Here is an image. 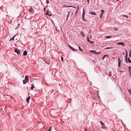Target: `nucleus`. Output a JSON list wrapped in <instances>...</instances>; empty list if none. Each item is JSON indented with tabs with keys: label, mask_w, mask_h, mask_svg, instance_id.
<instances>
[{
	"label": "nucleus",
	"mask_w": 131,
	"mask_h": 131,
	"mask_svg": "<svg viewBox=\"0 0 131 131\" xmlns=\"http://www.w3.org/2000/svg\"><path fill=\"white\" fill-rule=\"evenodd\" d=\"M86 0L88 2V4L89 3V0Z\"/></svg>",
	"instance_id": "42"
},
{
	"label": "nucleus",
	"mask_w": 131,
	"mask_h": 131,
	"mask_svg": "<svg viewBox=\"0 0 131 131\" xmlns=\"http://www.w3.org/2000/svg\"><path fill=\"white\" fill-rule=\"evenodd\" d=\"M101 12H102V14H103V13H104V10H103V9H102V10H101Z\"/></svg>",
	"instance_id": "33"
},
{
	"label": "nucleus",
	"mask_w": 131,
	"mask_h": 131,
	"mask_svg": "<svg viewBox=\"0 0 131 131\" xmlns=\"http://www.w3.org/2000/svg\"><path fill=\"white\" fill-rule=\"evenodd\" d=\"M100 123L102 126L101 127V128L104 129H105L106 128V126H105V124L101 121H100Z\"/></svg>",
	"instance_id": "2"
},
{
	"label": "nucleus",
	"mask_w": 131,
	"mask_h": 131,
	"mask_svg": "<svg viewBox=\"0 0 131 131\" xmlns=\"http://www.w3.org/2000/svg\"><path fill=\"white\" fill-rule=\"evenodd\" d=\"M72 7V6H66L64 5L63 6V7Z\"/></svg>",
	"instance_id": "15"
},
{
	"label": "nucleus",
	"mask_w": 131,
	"mask_h": 131,
	"mask_svg": "<svg viewBox=\"0 0 131 131\" xmlns=\"http://www.w3.org/2000/svg\"><path fill=\"white\" fill-rule=\"evenodd\" d=\"M78 47H79V49L80 50V51H82V49L79 46H78Z\"/></svg>",
	"instance_id": "26"
},
{
	"label": "nucleus",
	"mask_w": 131,
	"mask_h": 131,
	"mask_svg": "<svg viewBox=\"0 0 131 131\" xmlns=\"http://www.w3.org/2000/svg\"><path fill=\"white\" fill-rule=\"evenodd\" d=\"M123 16L125 17H126V18H128V16H126V15H124Z\"/></svg>",
	"instance_id": "39"
},
{
	"label": "nucleus",
	"mask_w": 131,
	"mask_h": 131,
	"mask_svg": "<svg viewBox=\"0 0 131 131\" xmlns=\"http://www.w3.org/2000/svg\"><path fill=\"white\" fill-rule=\"evenodd\" d=\"M106 38H111V36H108L106 37Z\"/></svg>",
	"instance_id": "23"
},
{
	"label": "nucleus",
	"mask_w": 131,
	"mask_h": 131,
	"mask_svg": "<svg viewBox=\"0 0 131 131\" xmlns=\"http://www.w3.org/2000/svg\"><path fill=\"white\" fill-rule=\"evenodd\" d=\"M73 14V13H72V14H71V15Z\"/></svg>",
	"instance_id": "53"
},
{
	"label": "nucleus",
	"mask_w": 131,
	"mask_h": 131,
	"mask_svg": "<svg viewBox=\"0 0 131 131\" xmlns=\"http://www.w3.org/2000/svg\"><path fill=\"white\" fill-rule=\"evenodd\" d=\"M128 69H129V72L130 73V76L131 75V67L130 66L129 67Z\"/></svg>",
	"instance_id": "8"
},
{
	"label": "nucleus",
	"mask_w": 131,
	"mask_h": 131,
	"mask_svg": "<svg viewBox=\"0 0 131 131\" xmlns=\"http://www.w3.org/2000/svg\"><path fill=\"white\" fill-rule=\"evenodd\" d=\"M103 14H102V13L101 14V15H100V17L101 18H102Z\"/></svg>",
	"instance_id": "36"
},
{
	"label": "nucleus",
	"mask_w": 131,
	"mask_h": 131,
	"mask_svg": "<svg viewBox=\"0 0 131 131\" xmlns=\"http://www.w3.org/2000/svg\"><path fill=\"white\" fill-rule=\"evenodd\" d=\"M85 131H88V129L87 128H85L84 129Z\"/></svg>",
	"instance_id": "40"
},
{
	"label": "nucleus",
	"mask_w": 131,
	"mask_h": 131,
	"mask_svg": "<svg viewBox=\"0 0 131 131\" xmlns=\"http://www.w3.org/2000/svg\"><path fill=\"white\" fill-rule=\"evenodd\" d=\"M72 7H73L74 8H75V9H76V7H74V6H72Z\"/></svg>",
	"instance_id": "46"
},
{
	"label": "nucleus",
	"mask_w": 131,
	"mask_h": 131,
	"mask_svg": "<svg viewBox=\"0 0 131 131\" xmlns=\"http://www.w3.org/2000/svg\"><path fill=\"white\" fill-rule=\"evenodd\" d=\"M78 9H77L76 12H75V16H76L78 12Z\"/></svg>",
	"instance_id": "34"
},
{
	"label": "nucleus",
	"mask_w": 131,
	"mask_h": 131,
	"mask_svg": "<svg viewBox=\"0 0 131 131\" xmlns=\"http://www.w3.org/2000/svg\"><path fill=\"white\" fill-rule=\"evenodd\" d=\"M46 9V8H43V10H44V11Z\"/></svg>",
	"instance_id": "48"
},
{
	"label": "nucleus",
	"mask_w": 131,
	"mask_h": 131,
	"mask_svg": "<svg viewBox=\"0 0 131 131\" xmlns=\"http://www.w3.org/2000/svg\"><path fill=\"white\" fill-rule=\"evenodd\" d=\"M118 66L119 67H120V64L121 62V61L120 58H118Z\"/></svg>",
	"instance_id": "4"
},
{
	"label": "nucleus",
	"mask_w": 131,
	"mask_h": 131,
	"mask_svg": "<svg viewBox=\"0 0 131 131\" xmlns=\"http://www.w3.org/2000/svg\"><path fill=\"white\" fill-rule=\"evenodd\" d=\"M111 48V47H107V48H105V50H106V49H111V48Z\"/></svg>",
	"instance_id": "20"
},
{
	"label": "nucleus",
	"mask_w": 131,
	"mask_h": 131,
	"mask_svg": "<svg viewBox=\"0 0 131 131\" xmlns=\"http://www.w3.org/2000/svg\"><path fill=\"white\" fill-rule=\"evenodd\" d=\"M129 57H131V50H130V52L129 53Z\"/></svg>",
	"instance_id": "24"
},
{
	"label": "nucleus",
	"mask_w": 131,
	"mask_h": 131,
	"mask_svg": "<svg viewBox=\"0 0 131 131\" xmlns=\"http://www.w3.org/2000/svg\"><path fill=\"white\" fill-rule=\"evenodd\" d=\"M46 15H48V11H46Z\"/></svg>",
	"instance_id": "38"
},
{
	"label": "nucleus",
	"mask_w": 131,
	"mask_h": 131,
	"mask_svg": "<svg viewBox=\"0 0 131 131\" xmlns=\"http://www.w3.org/2000/svg\"><path fill=\"white\" fill-rule=\"evenodd\" d=\"M87 40L89 42V41L90 40H89V36H87Z\"/></svg>",
	"instance_id": "28"
},
{
	"label": "nucleus",
	"mask_w": 131,
	"mask_h": 131,
	"mask_svg": "<svg viewBox=\"0 0 131 131\" xmlns=\"http://www.w3.org/2000/svg\"><path fill=\"white\" fill-rule=\"evenodd\" d=\"M83 29H85V27H83Z\"/></svg>",
	"instance_id": "55"
},
{
	"label": "nucleus",
	"mask_w": 131,
	"mask_h": 131,
	"mask_svg": "<svg viewBox=\"0 0 131 131\" xmlns=\"http://www.w3.org/2000/svg\"><path fill=\"white\" fill-rule=\"evenodd\" d=\"M117 45H122L123 46H124L125 45L123 43L121 42H118L117 43Z\"/></svg>",
	"instance_id": "6"
},
{
	"label": "nucleus",
	"mask_w": 131,
	"mask_h": 131,
	"mask_svg": "<svg viewBox=\"0 0 131 131\" xmlns=\"http://www.w3.org/2000/svg\"><path fill=\"white\" fill-rule=\"evenodd\" d=\"M91 31L90 30H89V33H90V32H91Z\"/></svg>",
	"instance_id": "49"
},
{
	"label": "nucleus",
	"mask_w": 131,
	"mask_h": 131,
	"mask_svg": "<svg viewBox=\"0 0 131 131\" xmlns=\"http://www.w3.org/2000/svg\"><path fill=\"white\" fill-rule=\"evenodd\" d=\"M128 91L130 93V94L131 95V89H128Z\"/></svg>",
	"instance_id": "30"
},
{
	"label": "nucleus",
	"mask_w": 131,
	"mask_h": 131,
	"mask_svg": "<svg viewBox=\"0 0 131 131\" xmlns=\"http://www.w3.org/2000/svg\"><path fill=\"white\" fill-rule=\"evenodd\" d=\"M29 12L32 14L34 13V10L31 7L29 10Z\"/></svg>",
	"instance_id": "5"
},
{
	"label": "nucleus",
	"mask_w": 131,
	"mask_h": 131,
	"mask_svg": "<svg viewBox=\"0 0 131 131\" xmlns=\"http://www.w3.org/2000/svg\"><path fill=\"white\" fill-rule=\"evenodd\" d=\"M127 56H128V55H127V54H126V56H125V60H126V61L127 62Z\"/></svg>",
	"instance_id": "16"
},
{
	"label": "nucleus",
	"mask_w": 131,
	"mask_h": 131,
	"mask_svg": "<svg viewBox=\"0 0 131 131\" xmlns=\"http://www.w3.org/2000/svg\"><path fill=\"white\" fill-rule=\"evenodd\" d=\"M78 8H77V9H78H78H79V7L78 6Z\"/></svg>",
	"instance_id": "50"
},
{
	"label": "nucleus",
	"mask_w": 131,
	"mask_h": 131,
	"mask_svg": "<svg viewBox=\"0 0 131 131\" xmlns=\"http://www.w3.org/2000/svg\"><path fill=\"white\" fill-rule=\"evenodd\" d=\"M34 84H33L31 87V90H32L33 89V88H34Z\"/></svg>",
	"instance_id": "18"
},
{
	"label": "nucleus",
	"mask_w": 131,
	"mask_h": 131,
	"mask_svg": "<svg viewBox=\"0 0 131 131\" xmlns=\"http://www.w3.org/2000/svg\"><path fill=\"white\" fill-rule=\"evenodd\" d=\"M51 127H50L49 128L48 130L49 131H50L51 130Z\"/></svg>",
	"instance_id": "31"
},
{
	"label": "nucleus",
	"mask_w": 131,
	"mask_h": 131,
	"mask_svg": "<svg viewBox=\"0 0 131 131\" xmlns=\"http://www.w3.org/2000/svg\"><path fill=\"white\" fill-rule=\"evenodd\" d=\"M27 52L25 50L24 52L23 55L24 56H25L27 55Z\"/></svg>",
	"instance_id": "11"
},
{
	"label": "nucleus",
	"mask_w": 131,
	"mask_h": 131,
	"mask_svg": "<svg viewBox=\"0 0 131 131\" xmlns=\"http://www.w3.org/2000/svg\"><path fill=\"white\" fill-rule=\"evenodd\" d=\"M81 34L83 38L85 37V35L83 31H82L81 32Z\"/></svg>",
	"instance_id": "10"
},
{
	"label": "nucleus",
	"mask_w": 131,
	"mask_h": 131,
	"mask_svg": "<svg viewBox=\"0 0 131 131\" xmlns=\"http://www.w3.org/2000/svg\"><path fill=\"white\" fill-rule=\"evenodd\" d=\"M90 52H92L94 53H95L96 51H95L91 50L90 51Z\"/></svg>",
	"instance_id": "17"
},
{
	"label": "nucleus",
	"mask_w": 131,
	"mask_h": 131,
	"mask_svg": "<svg viewBox=\"0 0 131 131\" xmlns=\"http://www.w3.org/2000/svg\"><path fill=\"white\" fill-rule=\"evenodd\" d=\"M128 61L130 63H131V61L130 60V59L129 58H128Z\"/></svg>",
	"instance_id": "22"
},
{
	"label": "nucleus",
	"mask_w": 131,
	"mask_h": 131,
	"mask_svg": "<svg viewBox=\"0 0 131 131\" xmlns=\"http://www.w3.org/2000/svg\"><path fill=\"white\" fill-rule=\"evenodd\" d=\"M109 74H110V75H111V71H110L109 72Z\"/></svg>",
	"instance_id": "43"
},
{
	"label": "nucleus",
	"mask_w": 131,
	"mask_h": 131,
	"mask_svg": "<svg viewBox=\"0 0 131 131\" xmlns=\"http://www.w3.org/2000/svg\"><path fill=\"white\" fill-rule=\"evenodd\" d=\"M69 47L73 51H76L77 50V49L74 48L70 46Z\"/></svg>",
	"instance_id": "7"
},
{
	"label": "nucleus",
	"mask_w": 131,
	"mask_h": 131,
	"mask_svg": "<svg viewBox=\"0 0 131 131\" xmlns=\"http://www.w3.org/2000/svg\"><path fill=\"white\" fill-rule=\"evenodd\" d=\"M85 11H84V9H83V15H85Z\"/></svg>",
	"instance_id": "27"
},
{
	"label": "nucleus",
	"mask_w": 131,
	"mask_h": 131,
	"mask_svg": "<svg viewBox=\"0 0 131 131\" xmlns=\"http://www.w3.org/2000/svg\"><path fill=\"white\" fill-rule=\"evenodd\" d=\"M46 2L47 4H48L49 3V0H46Z\"/></svg>",
	"instance_id": "29"
},
{
	"label": "nucleus",
	"mask_w": 131,
	"mask_h": 131,
	"mask_svg": "<svg viewBox=\"0 0 131 131\" xmlns=\"http://www.w3.org/2000/svg\"><path fill=\"white\" fill-rule=\"evenodd\" d=\"M30 96H29L26 99V101L27 102V103H29V101L30 100Z\"/></svg>",
	"instance_id": "9"
},
{
	"label": "nucleus",
	"mask_w": 131,
	"mask_h": 131,
	"mask_svg": "<svg viewBox=\"0 0 131 131\" xmlns=\"http://www.w3.org/2000/svg\"><path fill=\"white\" fill-rule=\"evenodd\" d=\"M89 42L92 44H93L94 43V42L93 41H91L90 40L89 41Z\"/></svg>",
	"instance_id": "19"
},
{
	"label": "nucleus",
	"mask_w": 131,
	"mask_h": 131,
	"mask_svg": "<svg viewBox=\"0 0 131 131\" xmlns=\"http://www.w3.org/2000/svg\"><path fill=\"white\" fill-rule=\"evenodd\" d=\"M15 37V35L9 41H14V38Z\"/></svg>",
	"instance_id": "13"
},
{
	"label": "nucleus",
	"mask_w": 131,
	"mask_h": 131,
	"mask_svg": "<svg viewBox=\"0 0 131 131\" xmlns=\"http://www.w3.org/2000/svg\"><path fill=\"white\" fill-rule=\"evenodd\" d=\"M117 1H118L119 0H116Z\"/></svg>",
	"instance_id": "52"
},
{
	"label": "nucleus",
	"mask_w": 131,
	"mask_h": 131,
	"mask_svg": "<svg viewBox=\"0 0 131 131\" xmlns=\"http://www.w3.org/2000/svg\"><path fill=\"white\" fill-rule=\"evenodd\" d=\"M14 51L15 52L17 53L18 54H19L20 53V51L18 49H15Z\"/></svg>",
	"instance_id": "3"
},
{
	"label": "nucleus",
	"mask_w": 131,
	"mask_h": 131,
	"mask_svg": "<svg viewBox=\"0 0 131 131\" xmlns=\"http://www.w3.org/2000/svg\"><path fill=\"white\" fill-rule=\"evenodd\" d=\"M84 15H82V18L85 21H86V20H85L84 18Z\"/></svg>",
	"instance_id": "21"
},
{
	"label": "nucleus",
	"mask_w": 131,
	"mask_h": 131,
	"mask_svg": "<svg viewBox=\"0 0 131 131\" xmlns=\"http://www.w3.org/2000/svg\"><path fill=\"white\" fill-rule=\"evenodd\" d=\"M101 53L100 52H96L95 53L96 54H100Z\"/></svg>",
	"instance_id": "32"
},
{
	"label": "nucleus",
	"mask_w": 131,
	"mask_h": 131,
	"mask_svg": "<svg viewBox=\"0 0 131 131\" xmlns=\"http://www.w3.org/2000/svg\"><path fill=\"white\" fill-rule=\"evenodd\" d=\"M56 31H57V28H56Z\"/></svg>",
	"instance_id": "54"
},
{
	"label": "nucleus",
	"mask_w": 131,
	"mask_h": 131,
	"mask_svg": "<svg viewBox=\"0 0 131 131\" xmlns=\"http://www.w3.org/2000/svg\"><path fill=\"white\" fill-rule=\"evenodd\" d=\"M25 79L23 81L24 84H25L27 83V81L28 80V77L27 75H26L25 77Z\"/></svg>",
	"instance_id": "1"
},
{
	"label": "nucleus",
	"mask_w": 131,
	"mask_h": 131,
	"mask_svg": "<svg viewBox=\"0 0 131 131\" xmlns=\"http://www.w3.org/2000/svg\"><path fill=\"white\" fill-rule=\"evenodd\" d=\"M70 13V12H69L68 13V14L67 16V19H68V17H69V16Z\"/></svg>",
	"instance_id": "25"
},
{
	"label": "nucleus",
	"mask_w": 131,
	"mask_h": 131,
	"mask_svg": "<svg viewBox=\"0 0 131 131\" xmlns=\"http://www.w3.org/2000/svg\"><path fill=\"white\" fill-rule=\"evenodd\" d=\"M114 29L115 30H118V28H114Z\"/></svg>",
	"instance_id": "37"
},
{
	"label": "nucleus",
	"mask_w": 131,
	"mask_h": 131,
	"mask_svg": "<svg viewBox=\"0 0 131 131\" xmlns=\"http://www.w3.org/2000/svg\"><path fill=\"white\" fill-rule=\"evenodd\" d=\"M61 60L63 61V57H61Z\"/></svg>",
	"instance_id": "35"
},
{
	"label": "nucleus",
	"mask_w": 131,
	"mask_h": 131,
	"mask_svg": "<svg viewBox=\"0 0 131 131\" xmlns=\"http://www.w3.org/2000/svg\"><path fill=\"white\" fill-rule=\"evenodd\" d=\"M112 58H113V59H114V57H113Z\"/></svg>",
	"instance_id": "51"
},
{
	"label": "nucleus",
	"mask_w": 131,
	"mask_h": 131,
	"mask_svg": "<svg viewBox=\"0 0 131 131\" xmlns=\"http://www.w3.org/2000/svg\"><path fill=\"white\" fill-rule=\"evenodd\" d=\"M48 15L49 16H51V14H48Z\"/></svg>",
	"instance_id": "47"
},
{
	"label": "nucleus",
	"mask_w": 131,
	"mask_h": 131,
	"mask_svg": "<svg viewBox=\"0 0 131 131\" xmlns=\"http://www.w3.org/2000/svg\"><path fill=\"white\" fill-rule=\"evenodd\" d=\"M97 96L99 97V92H97Z\"/></svg>",
	"instance_id": "41"
},
{
	"label": "nucleus",
	"mask_w": 131,
	"mask_h": 131,
	"mask_svg": "<svg viewBox=\"0 0 131 131\" xmlns=\"http://www.w3.org/2000/svg\"><path fill=\"white\" fill-rule=\"evenodd\" d=\"M125 52L126 53V54L128 55V53L126 50Z\"/></svg>",
	"instance_id": "44"
},
{
	"label": "nucleus",
	"mask_w": 131,
	"mask_h": 131,
	"mask_svg": "<svg viewBox=\"0 0 131 131\" xmlns=\"http://www.w3.org/2000/svg\"><path fill=\"white\" fill-rule=\"evenodd\" d=\"M90 13L93 15H96V14L94 12H90Z\"/></svg>",
	"instance_id": "12"
},
{
	"label": "nucleus",
	"mask_w": 131,
	"mask_h": 131,
	"mask_svg": "<svg viewBox=\"0 0 131 131\" xmlns=\"http://www.w3.org/2000/svg\"><path fill=\"white\" fill-rule=\"evenodd\" d=\"M106 57H108V54H106V55H104L103 56V57L102 58V59H104Z\"/></svg>",
	"instance_id": "14"
},
{
	"label": "nucleus",
	"mask_w": 131,
	"mask_h": 131,
	"mask_svg": "<svg viewBox=\"0 0 131 131\" xmlns=\"http://www.w3.org/2000/svg\"><path fill=\"white\" fill-rule=\"evenodd\" d=\"M92 37V35H90V38L91 39H92L91 38Z\"/></svg>",
	"instance_id": "45"
}]
</instances>
